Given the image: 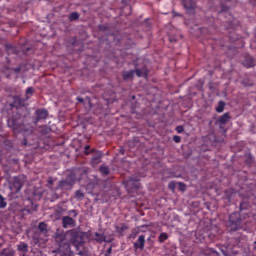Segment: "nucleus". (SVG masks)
<instances>
[{
	"instance_id": "nucleus-28",
	"label": "nucleus",
	"mask_w": 256,
	"mask_h": 256,
	"mask_svg": "<svg viewBox=\"0 0 256 256\" xmlns=\"http://www.w3.org/2000/svg\"><path fill=\"white\" fill-rule=\"evenodd\" d=\"M250 205H249V201H247L246 199H244L241 203H240V211H245L247 209H249Z\"/></svg>"
},
{
	"instance_id": "nucleus-8",
	"label": "nucleus",
	"mask_w": 256,
	"mask_h": 256,
	"mask_svg": "<svg viewBox=\"0 0 256 256\" xmlns=\"http://www.w3.org/2000/svg\"><path fill=\"white\" fill-rule=\"evenodd\" d=\"M124 185L128 189H139V177L131 176L127 180H124Z\"/></svg>"
},
{
	"instance_id": "nucleus-36",
	"label": "nucleus",
	"mask_w": 256,
	"mask_h": 256,
	"mask_svg": "<svg viewBox=\"0 0 256 256\" xmlns=\"http://www.w3.org/2000/svg\"><path fill=\"white\" fill-rule=\"evenodd\" d=\"M53 185H54L53 177H48V179H47V187H48V189H53Z\"/></svg>"
},
{
	"instance_id": "nucleus-50",
	"label": "nucleus",
	"mask_w": 256,
	"mask_h": 256,
	"mask_svg": "<svg viewBox=\"0 0 256 256\" xmlns=\"http://www.w3.org/2000/svg\"><path fill=\"white\" fill-rule=\"evenodd\" d=\"M119 153L121 154V155H125V148H120V150H119Z\"/></svg>"
},
{
	"instance_id": "nucleus-21",
	"label": "nucleus",
	"mask_w": 256,
	"mask_h": 256,
	"mask_svg": "<svg viewBox=\"0 0 256 256\" xmlns=\"http://www.w3.org/2000/svg\"><path fill=\"white\" fill-rule=\"evenodd\" d=\"M18 251H21V253H27L29 251V245L25 242L20 243L17 246Z\"/></svg>"
},
{
	"instance_id": "nucleus-33",
	"label": "nucleus",
	"mask_w": 256,
	"mask_h": 256,
	"mask_svg": "<svg viewBox=\"0 0 256 256\" xmlns=\"http://www.w3.org/2000/svg\"><path fill=\"white\" fill-rule=\"evenodd\" d=\"M138 235H139V228H134L131 231L130 238L136 239Z\"/></svg>"
},
{
	"instance_id": "nucleus-4",
	"label": "nucleus",
	"mask_w": 256,
	"mask_h": 256,
	"mask_svg": "<svg viewBox=\"0 0 256 256\" xmlns=\"http://www.w3.org/2000/svg\"><path fill=\"white\" fill-rule=\"evenodd\" d=\"M68 215L69 216L62 217V227L64 229H69V228L75 227V225H77V221L75 220V217H77L79 215L77 210H69Z\"/></svg>"
},
{
	"instance_id": "nucleus-48",
	"label": "nucleus",
	"mask_w": 256,
	"mask_h": 256,
	"mask_svg": "<svg viewBox=\"0 0 256 256\" xmlns=\"http://www.w3.org/2000/svg\"><path fill=\"white\" fill-rule=\"evenodd\" d=\"M76 99L78 103H85V100L82 97H77Z\"/></svg>"
},
{
	"instance_id": "nucleus-22",
	"label": "nucleus",
	"mask_w": 256,
	"mask_h": 256,
	"mask_svg": "<svg viewBox=\"0 0 256 256\" xmlns=\"http://www.w3.org/2000/svg\"><path fill=\"white\" fill-rule=\"evenodd\" d=\"M129 227L125 224H122L121 226H115L116 233H119V235H123V232L127 231Z\"/></svg>"
},
{
	"instance_id": "nucleus-45",
	"label": "nucleus",
	"mask_w": 256,
	"mask_h": 256,
	"mask_svg": "<svg viewBox=\"0 0 256 256\" xmlns=\"http://www.w3.org/2000/svg\"><path fill=\"white\" fill-rule=\"evenodd\" d=\"M123 11H128V15L131 13V6L127 5L123 8Z\"/></svg>"
},
{
	"instance_id": "nucleus-44",
	"label": "nucleus",
	"mask_w": 256,
	"mask_h": 256,
	"mask_svg": "<svg viewBox=\"0 0 256 256\" xmlns=\"http://www.w3.org/2000/svg\"><path fill=\"white\" fill-rule=\"evenodd\" d=\"M176 131L177 133H183V131H185V128H183V126H177Z\"/></svg>"
},
{
	"instance_id": "nucleus-39",
	"label": "nucleus",
	"mask_w": 256,
	"mask_h": 256,
	"mask_svg": "<svg viewBox=\"0 0 256 256\" xmlns=\"http://www.w3.org/2000/svg\"><path fill=\"white\" fill-rule=\"evenodd\" d=\"M65 211H67V209L63 208L61 205H58L56 208V213H65Z\"/></svg>"
},
{
	"instance_id": "nucleus-54",
	"label": "nucleus",
	"mask_w": 256,
	"mask_h": 256,
	"mask_svg": "<svg viewBox=\"0 0 256 256\" xmlns=\"http://www.w3.org/2000/svg\"><path fill=\"white\" fill-rule=\"evenodd\" d=\"M24 145H27V139H24Z\"/></svg>"
},
{
	"instance_id": "nucleus-41",
	"label": "nucleus",
	"mask_w": 256,
	"mask_h": 256,
	"mask_svg": "<svg viewBox=\"0 0 256 256\" xmlns=\"http://www.w3.org/2000/svg\"><path fill=\"white\" fill-rule=\"evenodd\" d=\"M98 29L100 30V31H109V27L107 26V25H99L98 26Z\"/></svg>"
},
{
	"instance_id": "nucleus-37",
	"label": "nucleus",
	"mask_w": 256,
	"mask_h": 256,
	"mask_svg": "<svg viewBox=\"0 0 256 256\" xmlns=\"http://www.w3.org/2000/svg\"><path fill=\"white\" fill-rule=\"evenodd\" d=\"M176 188L177 184L174 181L169 182L168 189H170L171 191H175Z\"/></svg>"
},
{
	"instance_id": "nucleus-56",
	"label": "nucleus",
	"mask_w": 256,
	"mask_h": 256,
	"mask_svg": "<svg viewBox=\"0 0 256 256\" xmlns=\"http://www.w3.org/2000/svg\"><path fill=\"white\" fill-rule=\"evenodd\" d=\"M170 41H172V42H173L174 40H173V39H170Z\"/></svg>"
},
{
	"instance_id": "nucleus-38",
	"label": "nucleus",
	"mask_w": 256,
	"mask_h": 256,
	"mask_svg": "<svg viewBox=\"0 0 256 256\" xmlns=\"http://www.w3.org/2000/svg\"><path fill=\"white\" fill-rule=\"evenodd\" d=\"M178 189L179 191H186L187 185H185L183 182H178Z\"/></svg>"
},
{
	"instance_id": "nucleus-13",
	"label": "nucleus",
	"mask_w": 256,
	"mask_h": 256,
	"mask_svg": "<svg viewBox=\"0 0 256 256\" xmlns=\"http://www.w3.org/2000/svg\"><path fill=\"white\" fill-rule=\"evenodd\" d=\"M91 153L93 154V157L91 158L92 165H99L101 163V157H103V153L95 149H92Z\"/></svg>"
},
{
	"instance_id": "nucleus-26",
	"label": "nucleus",
	"mask_w": 256,
	"mask_h": 256,
	"mask_svg": "<svg viewBox=\"0 0 256 256\" xmlns=\"http://www.w3.org/2000/svg\"><path fill=\"white\" fill-rule=\"evenodd\" d=\"M167 239H169V235L165 232L160 233L159 237H158V241L159 243H165V241H167Z\"/></svg>"
},
{
	"instance_id": "nucleus-25",
	"label": "nucleus",
	"mask_w": 256,
	"mask_h": 256,
	"mask_svg": "<svg viewBox=\"0 0 256 256\" xmlns=\"http://www.w3.org/2000/svg\"><path fill=\"white\" fill-rule=\"evenodd\" d=\"M225 111V102L219 101L218 106L216 107V113H223Z\"/></svg>"
},
{
	"instance_id": "nucleus-11",
	"label": "nucleus",
	"mask_w": 256,
	"mask_h": 256,
	"mask_svg": "<svg viewBox=\"0 0 256 256\" xmlns=\"http://www.w3.org/2000/svg\"><path fill=\"white\" fill-rule=\"evenodd\" d=\"M229 121H231V114L226 112L216 120L215 125H219V128L223 129V126L227 125Z\"/></svg>"
},
{
	"instance_id": "nucleus-49",
	"label": "nucleus",
	"mask_w": 256,
	"mask_h": 256,
	"mask_svg": "<svg viewBox=\"0 0 256 256\" xmlns=\"http://www.w3.org/2000/svg\"><path fill=\"white\" fill-rule=\"evenodd\" d=\"M92 153L91 150L84 149V155H91Z\"/></svg>"
},
{
	"instance_id": "nucleus-23",
	"label": "nucleus",
	"mask_w": 256,
	"mask_h": 256,
	"mask_svg": "<svg viewBox=\"0 0 256 256\" xmlns=\"http://www.w3.org/2000/svg\"><path fill=\"white\" fill-rule=\"evenodd\" d=\"M220 7H221V9L218 12V15H222V13H229L230 8H229V6H227V4L221 3Z\"/></svg>"
},
{
	"instance_id": "nucleus-30",
	"label": "nucleus",
	"mask_w": 256,
	"mask_h": 256,
	"mask_svg": "<svg viewBox=\"0 0 256 256\" xmlns=\"http://www.w3.org/2000/svg\"><path fill=\"white\" fill-rule=\"evenodd\" d=\"M1 256H15V251H13L11 249H4L1 252Z\"/></svg>"
},
{
	"instance_id": "nucleus-16",
	"label": "nucleus",
	"mask_w": 256,
	"mask_h": 256,
	"mask_svg": "<svg viewBox=\"0 0 256 256\" xmlns=\"http://www.w3.org/2000/svg\"><path fill=\"white\" fill-rule=\"evenodd\" d=\"M134 249H145V235H140L138 240L134 243Z\"/></svg>"
},
{
	"instance_id": "nucleus-42",
	"label": "nucleus",
	"mask_w": 256,
	"mask_h": 256,
	"mask_svg": "<svg viewBox=\"0 0 256 256\" xmlns=\"http://www.w3.org/2000/svg\"><path fill=\"white\" fill-rule=\"evenodd\" d=\"M134 73H136L137 77H141L143 75V71H141V69L139 68H136L134 70Z\"/></svg>"
},
{
	"instance_id": "nucleus-53",
	"label": "nucleus",
	"mask_w": 256,
	"mask_h": 256,
	"mask_svg": "<svg viewBox=\"0 0 256 256\" xmlns=\"http://www.w3.org/2000/svg\"><path fill=\"white\" fill-rule=\"evenodd\" d=\"M248 197H249V199H251V197H255L256 198V196L254 194H248Z\"/></svg>"
},
{
	"instance_id": "nucleus-35",
	"label": "nucleus",
	"mask_w": 256,
	"mask_h": 256,
	"mask_svg": "<svg viewBox=\"0 0 256 256\" xmlns=\"http://www.w3.org/2000/svg\"><path fill=\"white\" fill-rule=\"evenodd\" d=\"M79 19V14L77 12H72L69 16V21H77Z\"/></svg>"
},
{
	"instance_id": "nucleus-20",
	"label": "nucleus",
	"mask_w": 256,
	"mask_h": 256,
	"mask_svg": "<svg viewBox=\"0 0 256 256\" xmlns=\"http://www.w3.org/2000/svg\"><path fill=\"white\" fill-rule=\"evenodd\" d=\"M94 236L97 243H105V241H107V237L104 236V234H100L99 232H96Z\"/></svg>"
},
{
	"instance_id": "nucleus-7",
	"label": "nucleus",
	"mask_w": 256,
	"mask_h": 256,
	"mask_svg": "<svg viewBox=\"0 0 256 256\" xmlns=\"http://www.w3.org/2000/svg\"><path fill=\"white\" fill-rule=\"evenodd\" d=\"M13 101L10 104V107L14 108V109H23L26 107V98H21V96H13L12 97Z\"/></svg>"
},
{
	"instance_id": "nucleus-2",
	"label": "nucleus",
	"mask_w": 256,
	"mask_h": 256,
	"mask_svg": "<svg viewBox=\"0 0 256 256\" xmlns=\"http://www.w3.org/2000/svg\"><path fill=\"white\" fill-rule=\"evenodd\" d=\"M25 118L21 114L16 113L11 118L8 119L7 125L14 131V133H21L22 131H27L25 128Z\"/></svg>"
},
{
	"instance_id": "nucleus-9",
	"label": "nucleus",
	"mask_w": 256,
	"mask_h": 256,
	"mask_svg": "<svg viewBox=\"0 0 256 256\" xmlns=\"http://www.w3.org/2000/svg\"><path fill=\"white\" fill-rule=\"evenodd\" d=\"M182 5L187 13L190 14L195 13V9H197V3H195L194 0H182Z\"/></svg>"
},
{
	"instance_id": "nucleus-43",
	"label": "nucleus",
	"mask_w": 256,
	"mask_h": 256,
	"mask_svg": "<svg viewBox=\"0 0 256 256\" xmlns=\"http://www.w3.org/2000/svg\"><path fill=\"white\" fill-rule=\"evenodd\" d=\"M173 141L174 143H181V136H177V135L173 136Z\"/></svg>"
},
{
	"instance_id": "nucleus-6",
	"label": "nucleus",
	"mask_w": 256,
	"mask_h": 256,
	"mask_svg": "<svg viewBox=\"0 0 256 256\" xmlns=\"http://www.w3.org/2000/svg\"><path fill=\"white\" fill-rule=\"evenodd\" d=\"M55 242L60 251H69L71 249V245L65 240L64 233H56Z\"/></svg>"
},
{
	"instance_id": "nucleus-17",
	"label": "nucleus",
	"mask_w": 256,
	"mask_h": 256,
	"mask_svg": "<svg viewBox=\"0 0 256 256\" xmlns=\"http://www.w3.org/2000/svg\"><path fill=\"white\" fill-rule=\"evenodd\" d=\"M133 77H135V70L125 71L122 73L124 81H129V79H133Z\"/></svg>"
},
{
	"instance_id": "nucleus-14",
	"label": "nucleus",
	"mask_w": 256,
	"mask_h": 256,
	"mask_svg": "<svg viewBox=\"0 0 256 256\" xmlns=\"http://www.w3.org/2000/svg\"><path fill=\"white\" fill-rule=\"evenodd\" d=\"M21 189H23V182L19 177L15 176L13 178L12 191H14L15 193H19Z\"/></svg>"
},
{
	"instance_id": "nucleus-3",
	"label": "nucleus",
	"mask_w": 256,
	"mask_h": 256,
	"mask_svg": "<svg viewBox=\"0 0 256 256\" xmlns=\"http://www.w3.org/2000/svg\"><path fill=\"white\" fill-rule=\"evenodd\" d=\"M67 235L69 237L70 243H72L74 247H80V245L85 243V233L77 229L68 231Z\"/></svg>"
},
{
	"instance_id": "nucleus-31",
	"label": "nucleus",
	"mask_w": 256,
	"mask_h": 256,
	"mask_svg": "<svg viewBox=\"0 0 256 256\" xmlns=\"http://www.w3.org/2000/svg\"><path fill=\"white\" fill-rule=\"evenodd\" d=\"M40 133H41L42 135H49V133H51V128L48 127V126H42V127L40 128Z\"/></svg>"
},
{
	"instance_id": "nucleus-24",
	"label": "nucleus",
	"mask_w": 256,
	"mask_h": 256,
	"mask_svg": "<svg viewBox=\"0 0 256 256\" xmlns=\"http://www.w3.org/2000/svg\"><path fill=\"white\" fill-rule=\"evenodd\" d=\"M6 51H7V53H9V54H14V55H17V53H19V51H17V48L16 47H14L13 45H7L6 46Z\"/></svg>"
},
{
	"instance_id": "nucleus-29",
	"label": "nucleus",
	"mask_w": 256,
	"mask_h": 256,
	"mask_svg": "<svg viewBox=\"0 0 256 256\" xmlns=\"http://www.w3.org/2000/svg\"><path fill=\"white\" fill-rule=\"evenodd\" d=\"M33 93H35V88H33V87H28L27 89H26V101H29V99H31V96H29V95H33Z\"/></svg>"
},
{
	"instance_id": "nucleus-46",
	"label": "nucleus",
	"mask_w": 256,
	"mask_h": 256,
	"mask_svg": "<svg viewBox=\"0 0 256 256\" xmlns=\"http://www.w3.org/2000/svg\"><path fill=\"white\" fill-rule=\"evenodd\" d=\"M14 73L19 74L21 73V66L13 69Z\"/></svg>"
},
{
	"instance_id": "nucleus-15",
	"label": "nucleus",
	"mask_w": 256,
	"mask_h": 256,
	"mask_svg": "<svg viewBox=\"0 0 256 256\" xmlns=\"http://www.w3.org/2000/svg\"><path fill=\"white\" fill-rule=\"evenodd\" d=\"M242 65H244V67H247L248 69L251 67H255V59L246 54L244 56V60L242 61Z\"/></svg>"
},
{
	"instance_id": "nucleus-19",
	"label": "nucleus",
	"mask_w": 256,
	"mask_h": 256,
	"mask_svg": "<svg viewBox=\"0 0 256 256\" xmlns=\"http://www.w3.org/2000/svg\"><path fill=\"white\" fill-rule=\"evenodd\" d=\"M99 171H100L101 175H103V177H107V175H109L111 173V169H109V167L106 165H101L99 167Z\"/></svg>"
},
{
	"instance_id": "nucleus-32",
	"label": "nucleus",
	"mask_w": 256,
	"mask_h": 256,
	"mask_svg": "<svg viewBox=\"0 0 256 256\" xmlns=\"http://www.w3.org/2000/svg\"><path fill=\"white\" fill-rule=\"evenodd\" d=\"M85 198V194L83 193V191L81 190H77L75 192V199H78L79 201H81V199Z\"/></svg>"
},
{
	"instance_id": "nucleus-34",
	"label": "nucleus",
	"mask_w": 256,
	"mask_h": 256,
	"mask_svg": "<svg viewBox=\"0 0 256 256\" xmlns=\"http://www.w3.org/2000/svg\"><path fill=\"white\" fill-rule=\"evenodd\" d=\"M7 207V202L5 201V197L0 194V209H5Z\"/></svg>"
},
{
	"instance_id": "nucleus-27",
	"label": "nucleus",
	"mask_w": 256,
	"mask_h": 256,
	"mask_svg": "<svg viewBox=\"0 0 256 256\" xmlns=\"http://www.w3.org/2000/svg\"><path fill=\"white\" fill-rule=\"evenodd\" d=\"M242 85L244 87H253V85H255V83L253 82V80L249 79V78H245L243 81H242Z\"/></svg>"
},
{
	"instance_id": "nucleus-1",
	"label": "nucleus",
	"mask_w": 256,
	"mask_h": 256,
	"mask_svg": "<svg viewBox=\"0 0 256 256\" xmlns=\"http://www.w3.org/2000/svg\"><path fill=\"white\" fill-rule=\"evenodd\" d=\"M247 225V222L243 218H241V214L239 212H234L230 214L229 220L226 223L227 231L229 233H235V231H239L243 229Z\"/></svg>"
},
{
	"instance_id": "nucleus-51",
	"label": "nucleus",
	"mask_w": 256,
	"mask_h": 256,
	"mask_svg": "<svg viewBox=\"0 0 256 256\" xmlns=\"http://www.w3.org/2000/svg\"><path fill=\"white\" fill-rule=\"evenodd\" d=\"M84 149L89 151V149H91V146L90 145H86Z\"/></svg>"
},
{
	"instance_id": "nucleus-52",
	"label": "nucleus",
	"mask_w": 256,
	"mask_h": 256,
	"mask_svg": "<svg viewBox=\"0 0 256 256\" xmlns=\"http://www.w3.org/2000/svg\"><path fill=\"white\" fill-rule=\"evenodd\" d=\"M209 89L213 90V84L212 83H209Z\"/></svg>"
},
{
	"instance_id": "nucleus-12",
	"label": "nucleus",
	"mask_w": 256,
	"mask_h": 256,
	"mask_svg": "<svg viewBox=\"0 0 256 256\" xmlns=\"http://www.w3.org/2000/svg\"><path fill=\"white\" fill-rule=\"evenodd\" d=\"M23 211H26V213L31 215L34 211H37V205H35L31 199H28L24 202Z\"/></svg>"
},
{
	"instance_id": "nucleus-10",
	"label": "nucleus",
	"mask_w": 256,
	"mask_h": 256,
	"mask_svg": "<svg viewBox=\"0 0 256 256\" xmlns=\"http://www.w3.org/2000/svg\"><path fill=\"white\" fill-rule=\"evenodd\" d=\"M36 118L34 120L35 125L39 123V121H45L47 117H49V112L45 109H37L35 112Z\"/></svg>"
},
{
	"instance_id": "nucleus-18",
	"label": "nucleus",
	"mask_w": 256,
	"mask_h": 256,
	"mask_svg": "<svg viewBox=\"0 0 256 256\" xmlns=\"http://www.w3.org/2000/svg\"><path fill=\"white\" fill-rule=\"evenodd\" d=\"M38 231L41 233V235H47L49 233V230L47 229V224L45 222H40L38 225Z\"/></svg>"
},
{
	"instance_id": "nucleus-5",
	"label": "nucleus",
	"mask_w": 256,
	"mask_h": 256,
	"mask_svg": "<svg viewBox=\"0 0 256 256\" xmlns=\"http://www.w3.org/2000/svg\"><path fill=\"white\" fill-rule=\"evenodd\" d=\"M75 185V178L73 176H68L65 180H60L56 189L61 191H71Z\"/></svg>"
},
{
	"instance_id": "nucleus-55",
	"label": "nucleus",
	"mask_w": 256,
	"mask_h": 256,
	"mask_svg": "<svg viewBox=\"0 0 256 256\" xmlns=\"http://www.w3.org/2000/svg\"><path fill=\"white\" fill-rule=\"evenodd\" d=\"M248 157L251 159V154H249Z\"/></svg>"
},
{
	"instance_id": "nucleus-40",
	"label": "nucleus",
	"mask_w": 256,
	"mask_h": 256,
	"mask_svg": "<svg viewBox=\"0 0 256 256\" xmlns=\"http://www.w3.org/2000/svg\"><path fill=\"white\" fill-rule=\"evenodd\" d=\"M64 255L63 256H74L75 254L73 251H71V248L69 250H63Z\"/></svg>"
},
{
	"instance_id": "nucleus-47",
	"label": "nucleus",
	"mask_w": 256,
	"mask_h": 256,
	"mask_svg": "<svg viewBox=\"0 0 256 256\" xmlns=\"http://www.w3.org/2000/svg\"><path fill=\"white\" fill-rule=\"evenodd\" d=\"M113 249L110 247L107 251H106V254L104 256H109L111 255Z\"/></svg>"
}]
</instances>
